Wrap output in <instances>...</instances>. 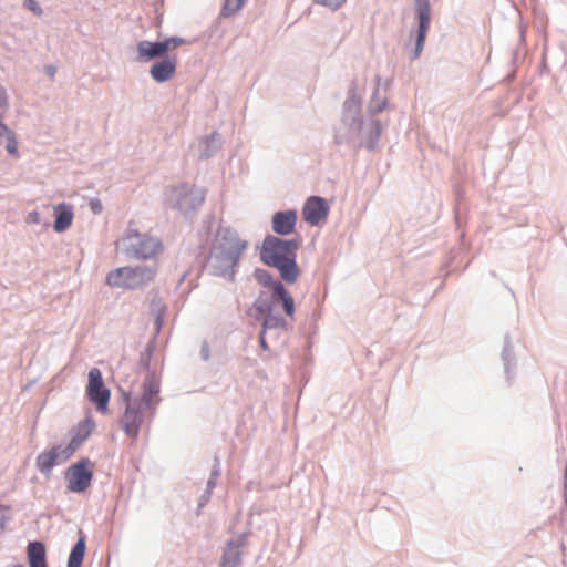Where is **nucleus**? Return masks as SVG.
I'll use <instances>...</instances> for the list:
<instances>
[{
    "label": "nucleus",
    "mask_w": 567,
    "mask_h": 567,
    "mask_svg": "<svg viewBox=\"0 0 567 567\" xmlns=\"http://www.w3.org/2000/svg\"><path fill=\"white\" fill-rule=\"evenodd\" d=\"M382 131L383 126L379 120L362 115L361 97L358 95L357 82L353 80L342 104L341 122L334 130V143L347 145L354 152L361 148L373 152Z\"/></svg>",
    "instance_id": "1"
},
{
    "label": "nucleus",
    "mask_w": 567,
    "mask_h": 567,
    "mask_svg": "<svg viewBox=\"0 0 567 567\" xmlns=\"http://www.w3.org/2000/svg\"><path fill=\"white\" fill-rule=\"evenodd\" d=\"M161 381L155 371H148L142 382V394L133 396L131 392L122 391L125 404L121 424L124 433L133 439L140 434L145 419H154L157 406L162 401L159 396Z\"/></svg>",
    "instance_id": "2"
},
{
    "label": "nucleus",
    "mask_w": 567,
    "mask_h": 567,
    "mask_svg": "<svg viewBox=\"0 0 567 567\" xmlns=\"http://www.w3.org/2000/svg\"><path fill=\"white\" fill-rule=\"evenodd\" d=\"M300 245L301 241L296 238L286 239L266 235L260 246V260L264 265L277 269L282 281L292 285L298 280L300 274L297 264Z\"/></svg>",
    "instance_id": "3"
},
{
    "label": "nucleus",
    "mask_w": 567,
    "mask_h": 567,
    "mask_svg": "<svg viewBox=\"0 0 567 567\" xmlns=\"http://www.w3.org/2000/svg\"><path fill=\"white\" fill-rule=\"evenodd\" d=\"M206 190L188 183L169 186L165 189V205L185 216L194 215L204 204Z\"/></svg>",
    "instance_id": "4"
},
{
    "label": "nucleus",
    "mask_w": 567,
    "mask_h": 567,
    "mask_svg": "<svg viewBox=\"0 0 567 567\" xmlns=\"http://www.w3.org/2000/svg\"><path fill=\"white\" fill-rule=\"evenodd\" d=\"M120 245L122 252L128 259H150L155 257L162 249L159 240L132 228L127 229Z\"/></svg>",
    "instance_id": "5"
},
{
    "label": "nucleus",
    "mask_w": 567,
    "mask_h": 567,
    "mask_svg": "<svg viewBox=\"0 0 567 567\" xmlns=\"http://www.w3.org/2000/svg\"><path fill=\"white\" fill-rule=\"evenodd\" d=\"M156 274L153 266L120 267L111 270L106 276V284L111 287L137 289L148 285Z\"/></svg>",
    "instance_id": "6"
},
{
    "label": "nucleus",
    "mask_w": 567,
    "mask_h": 567,
    "mask_svg": "<svg viewBox=\"0 0 567 567\" xmlns=\"http://www.w3.org/2000/svg\"><path fill=\"white\" fill-rule=\"evenodd\" d=\"M240 259L241 256H239L238 249L234 254L233 251L209 248L205 267L209 275L234 282Z\"/></svg>",
    "instance_id": "7"
},
{
    "label": "nucleus",
    "mask_w": 567,
    "mask_h": 567,
    "mask_svg": "<svg viewBox=\"0 0 567 567\" xmlns=\"http://www.w3.org/2000/svg\"><path fill=\"white\" fill-rule=\"evenodd\" d=\"M255 280L262 286L268 288L270 292H274V298L282 299V311L284 313L293 319L296 313L295 300L285 286V281L276 279L271 272L264 268H256L254 270Z\"/></svg>",
    "instance_id": "8"
},
{
    "label": "nucleus",
    "mask_w": 567,
    "mask_h": 567,
    "mask_svg": "<svg viewBox=\"0 0 567 567\" xmlns=\"http://www.w3.org/2000/svg\"><path fill=\"white\" fill-rule=\"evenodd\" d=\"M94 477L93 463L89 457H82L65 471L68 489L72 493H84Z\"/></svg>",
    "instance_id": "9"
},
{
    "label": "nucleus",
    "mask_w": 567,
    "mask_h": 567,
    "mask_svg": "<svg viewBox=\"0 0 567 567\" xmlns=\"http://www.w3.org/2000/svg\"><path fill=\"white\" fill-rule=\"evenodd\" d=\"M85 394L89 401L95 405L99 412L105 413L109 410L111 391L105 386L102 372L99 368H92L89 371V380Z\"/></svg>",
    "instance_id": "10"
},
{
    "label": "nucleus",
    "mask_w": 567,
    "mask_h": 567,
    "mask_svg": "<svg viewBox=\"0 0 567 567\" xmlns=\"http://www.w3.org/2000/svg\"><path fill=\"white\" fill-rule=\"evenodd\" d=\"M414 6L416 11L417 29L415 31L414 48L410 56L412 61L419 59L423 51L431 22L430 0H414Z\"/></svg>",
    "instance_id": "11"
},
{
    "label": "nucleus",
    "mask_w": 567,
    "mask_h": 567,
    "mask_svg": "<svg viewBox=\"0 0 567 567\" xmlns=\"http://www.w3.org/2000/svg\"><path fill=\"white\" fill-rule=\"evenodd\" d=\"M209 248L223 251H233L234 254H236V250L238 249L239 256H243L248 248V241L241 239L237 230L230 226L220 224L214 234Z\"/></svg>",
    "instance_id": "12"
},
{
    "label": "nucleus",
    "mask_w": 567,
    "mask_h": 567,
    "mask_svg": "<svg viewBox=\"0 0 567 567\" xmlns=\"http://www.w3.org/2000/svg\"><path fill=\"white\" fill-rule=\"evenodd\" d=\"M73 455L69 452V447L62 445H54L48 451L41 452L35 458V466L41 474L49 477L55 465L68 461Z\"/></svg>",
    "instance_id": "13"
},
{
    "label": "nucleus",
    "mask_w": 567,
    "mask_h": 567,
    "mask_svg": "<svg viewBox=\"0 0 567 567\" xmlns=\"http://www.w3.org/2000/svg\"><path fill=\"white\" fill-rule=\"evenodd\" d=\"M329 215V206L323 197L312 195L308 197L302 208L303 219L312 226Z\"/></svg>",
    "instance_id": "14"
},
{
    "label": "nucleus",
    "mask_w": 567,
    "mask_h": 567,
    "mask_svg": "<svg viewBox=\"0 0 567 567\" xmlns=\"http://www.w3.org/2000/svg\"><path fill=\"white\" fill-rule=\"evenodd\" d=\"M176 68V54H166L164 58L152 64L150 68V75L156 83H165L174 76Z\"/></svg>",
    "instance_id": "15"
},
{
    "label": "nucleus",
    "mask_w": 567,
    "mask_h": 567,
    "mask_svg": "<svg viewBox=\"0 0 567 567\" xmlns=\"http://www.w3.org/2000/svg\"><path fill=\"white\" fill-rule=\"evenodd\" d=\"M297 220V210H279L272 215L271 227L274 233L277 234L278 237L288 236L296 230Z\"/></svg>",
    "instance_id": "16"
},
{
    "label": "nucleus",
    "mask_w": 567,
    "mask_h": 567,
    "mask_svg": "<svg viewBox=\"0 0 567 567\" xmlns=\"http://www.w3.org/2000/svg\"><path fill=\"white\" fill-rule=\"evenodd\" d=\"M261 324L264 333H268L269 339H278L281 332H287L291 329L288 321L275 311L267 313L258 320Z\"/></svg>",
    "instance_id": "17"
},
{
    "label": "nucleus",
    "mask_w": 567,
    "mask_h": 567,
    "mask_svg": "<svg viewBox=\"0 0 567 567\" xmlns=\"http://www.w3.org/2000/svg\"><path fill=\"white\" fill-rule=\"evenodd\" d=\"M164 45L161 40L147 41L142 40L137 43V56L136 60L140 62H150L155 59H162L166 55Z\"/></svg>",
    "instance_id": "18"
},
{
    "label": "nucleus",
    "mask_w": 567,
    "mask_h": 567,
    "mask_svg": "<svg viewBox=\"0 0 567 567\" xmlns=\"http://www.w3.org/2000/svg\"><path fill=\"white\" fill-rule=\"evenodd\" d=\"M277 305H280L282 307V299H275L274 292H270V296H268L266 291H260L251 307V310L255 312V319L260 320L262 316L275 311V307Z\"/></svg>",
    "instance_id": "19"
},
{
    "label": "nucleus",
    "mask_w": 567,
    "mask_h": 567,
    "mask_svg": "<svg viewBox=\"0 0 567 567\" xmlns=\"http://www.w3.org/2000/svg\"><path fill=\"white\" fill-rule=\"evenodd\" d=\"M95 427V422L91 415L81 421L73 430L74 434L68 444L69 452H74L90 437Z\"/></svg>",
    "instance_id": "20"
},
{
    "label": "nucleus",
    "mask_w": 567,
    "mask_h": 567,
    "mask_svg": "<svg viewBox=\"0 0 567 567\" xmlns=\"http://www.w3.org/2000/svg\"><path fill=\"white\" fill-rule=\"evenodd\" d=\"M502 361L504 365V373L508 384H512L515 372H516V358L514 353V347L508 333L504 336V344L502 350Z\"/></svg>",
    "instance_id": "21"
},
{
    "label": "nucleus",
    "mask_w": 567,
    "mask_h": 567,
    "mask_svg": "<svg viewBox=\"0 0 567 567\" xmlns=\"http://www.w3.org/2000/svg\"><path fill=\"white\" fill-rule=\"evenodd\" d=\"M86 553V535L82 529L78 530V540L72 546L68 557L66 567H82Z\"/></svg>",
    "instance_id": "22"
},
{
    "label": "nucleus",
    "mask_w": 567,
    "mask_h": 567,
    "mask_svg": "<svg viewBox=\"0 0 567 567\" xmlns=\"http://www.w3.org/2000/svg\"><path fill=\"white\" fill-rule=\"evenodd\" d=\"M73 221L72 207L65 203H60L55 207V219L53 223V229L56 233L65 231Z\"/></svg>",
    "instance_id": "23"
},
{
    "label": "nucleus",
    "mask_w": 567,
    "mask_h": 567,
    "mask_svg": "<svg viewBox=\"0 0 567 567\" xmlns=\"http://www.w3.org/2000/svg\"><path fill=\"white\" fill-rule=\"evenodd\" d=\"M221 147V137L213 132L206 136L199 145V159H208Z\"/></svg>",
    "instance_id": "24"
},
{
    "label": "nucleus",
    "mask_w": 567,
    "mask_h": 567,
    "mask_svg": "<svg viewBox=\"0 0 567 567\" xmlns=\"http://www.w3.org/2000/svg\"><path fill=\"white\" fill-rule=\"evenodd\" d=\"M375 89L370 97L369 104H368V117H374L377 114L381 113L388 105V99L385 96H380V82L381 78L378 75L375 76Z\"/></svg>",
    "instance_id": "25"
},
{
    "label": "nucleus",
    "mask_w": 567,
    "mask_h": 567,
    "mask_svg": "<svg viewBox=\"0 0 567 567\" xmlns=\"http://www.w3.org/2000/svg\"><path fill=\"white\" fill-rule=\"evenodd\" d=\"M27 559L29 563H44L47 561V549L42 542H29L27 546Z\"/></svg>",
    "instance_id": "26"
},
{
    "label": "nucleus",
    "mask_w": 567,
    "mask_h": 567,
    "mask_svg": "<svg viewBox=\"0 0 567 567\" xmlns=\"http://www.w3.org/2000/svg\"><path fill=\"white\" fill-rule=\"evenodd\" d=\"M243 561V551L226 545L224 549L220 567H239Z\"/></svg>",
    "instance_id": "27"
},
{
    "label": "nucleus",
    "mask_w": 567,
    "mask_h": 567,
    "mask_svg": "<svg viewBox=\"0 0 567 567\" xmlns=\"http://www.w3.org/2000/svg\"><path fill=\"white\" fill-rule=\"evenodd\" d=\"M155 349H156V338L153 337L146 343L145 349L141 352L138 365L141 369L145 370L146 373H148V371H152L151 370V361H152V357L155 352Z\"/></svg>",
    "instance_id": "28"
},
{
    "label": "nucleus",
    "mask_w": 567,
    "mask_h": 567,
    "mask_svg": "<svg viewBox=\"0 0 567 567\" xmlns=\"http://www.w3.org/2000/svg\"><path fill=\"white\" fill-rule=\"evenodd\" d=\"M7 152L10 154V155H13V156H19V152H18V142H17V137H16V133L11 130L9 135L3 140V144Z\"/></svg>",
    "instance_id": "29"
},
{
    "label": "nucleus",
    "mask_w": 567,
    "mask_h": 567,
    "mask_svg": "<svg viewBox=\"0 0 567 567\" xmlns=\"http://www.w3.org/2000/svg\"><path fill=\"white\" fill-rule=\"evenodd\" d=\"M220 476V461L217 456L214 457V466L207 481L206 487L214 489L217 484V478Z\"/></svg>",
    "instance_id": "30"
},
{
    "label": "nucleus",
    "mask_w": 567,
    "mask_h": 567,
    "mask_svg": "<svg viewBox=\"0 0 567 567\" xmlns=\"http://www.w3.org/2000/svg\"><path fill=\"white\" fill-rule=\"evenodd\" d=\"M249 535H250V532H244V533L239 534L238 536L230 538L227 542V545L230 547H234L238 550H241V548L247 545Z\"/></svg>",
    "instance_id": "31"
},
{
    "label": "nucleus",
    "mask_w": 567,
    "mask_h": 567,
    "mask_svg": "<svg viewBox=\"0 0 567 567\" xmlns=\"http://www.w3.org/2000/svg\"><path fill=\"white\" fill-rule=\"evenodd\" d=\"M237 1L236 0H225L224 6L220 10V17L229 18L234 14H236L240 9L236 8Z\"/></svg>",
    "instance_id": "32"
},
{
    "label": "nucleus",
    "mask_w": 567,
    "mask_h": 567,
    "mask_svg": "<svg viewBox=\"0 0 567 567\" xmlns=\"http://www.w3.org/2000/svg\"><path fill=\"white\" fill-rule=\"evenodd\" d=\"M162 44L164 45L165 52L167 53L172 49H176L181 44L185 42V40L181 37H169L164 40H161Z\"/></svg>",
    "instance_id": "33"
},
{
    "label": "nucleus",
    "mask_w": 567,
    "mask_h": 567,
    "mask_svg": "<svg viewBox=\"0 0 567 567\" xmlns=\"http://www.w3.org/2000/svg\"><path fill=\"white\" fill-rule=\"evenodd\" d=\"M10 519V507L7 505H0V533L6 529Z\"/></svg>",
    "instance_id": "34"
},
{
    "label": "nucleus",
    "mask_w": 567,
    "mask_h": 567,
    "mask_svg": "<svg viewBox=\"0 0 567 567\" xmlns=\"http://www.w3.org/2000/svg\"><path fill=\"white\" fill-rule=\"evenodd\" d=\"M315 3L329 8L332 11L338 10L347 0H312Z\"/></svg>",
    "instance_id": "35"
},
{
    "label": "nucleus",
    "mask_w": 567,
    "mask_h": 567,
    "mask_svg": "<svg viewBox=\"0 0 567 567\" xmlns=\"http://www.w3.org/2000/svg\"><path fill=\"white\" fill-rule=\"evenodd\" d=\"M212 494H213V489L206 487V489L204 491V493L199 497L198 507H197V514H199L202 508L209 502V499L212 497Z\"/></svg>",
    "instance_id": "36"
},
{
    "label": "nucleus",
    "mask_w": 567,
    "mask_h": 567,
    "mask_svg": "<svg viewBox=\"0 0 567 567\" xmlns=\"http://www.w3.org/2000/svg\"><path fill=\"white\" fill-rule=\"evenodd\" d=\"M24 7L37 16H41L43 10L35 0H24Z\"/></svg>",
    "instance_id": "37"
},
{
    "label": "nucleus",
    "mask_w": 567,
    "mask_h": 567,
    "mask_svg": "<svg viewBox=\"0 0 567 567\" xmlns=\"http://www.w3.org/2000/svg\"><path fill=\"white\" fill-rule=\"evenodd\" d=\"M90 209L93 214L99 215L103 210L102 203L99 198H92L89 203Z\"/></svg>",
    "instance_id": "38"
},
{
    "label": "nucleus",
    "mask_w": 567,
    "mask_h": 567,
    "mask_svg": "<svg viewBox=\"0 0 567 567\" xmlns=\"http://www.w3.org/2000/svg\"><path fill=\"white\" fill-rule=\"evenodd\" d=\"M10 128L2 121V115L0 114V145L3 144V140L9 135Z\"/></svg>",
    "instance_id": "39"
},
{
    "label": "nucleus",
    "mask_w": 567,
    "mask_h": 567,
    "mask_svg": "<svg viewBox=\"0 0 567 567\" xmlns=\"http://www.w3.org/2000/svg\"><path fill=\"white\" fill-rule=\"evenodd\" d=\"M200 358L204 361H208L210 358L209 344L206 340H204L200 346Z\"/></svg>",
    "instance_id": "40"
},
{
    "label": "nucleus",
    "mask_w": 567,
    "mask_h": 567,
    "mask_svg": "<svg viewBox=\"0 0 567 567\" xmlns=\"http://www.w3.org/2000/svg\"><path fill=\"white\" fill-rule=\"evenodd\" d=\"M0 109L3 111H7L9 109L7 92L2 86H0Z\"/></svg>",
    "instance_id": "41"
},
{
    "label": "nucleus",
    "mask_w": 567,
    "mask_h": 567,
    "mask_svg": "<svg viewBox=\"0 0 567 567\" xmlns=\"http://www.w3.org/2000/svg\"><path fill=\"white\" fill-rule=\"evenodd\" d=\"M27 221L29 224H40L41 223V214L37 210H33L28 214Z\"/></svg>",
    "instance_id": "42"
},
{
    "label": "nucleus",
    "mask_w": 567,
    "mask_h": 567,
    "mask_svg": "<svg viewBox=\"0 0 567 567\" xmlns=\"http://www.w3.org/2000/svg\"><path fill=\"white\" fill-rule=\"evenodd\" d=\"M268 333H264L262 330H260L259 332V344H260V348L264 350V351H269V344L267 342V339H268Z\"/></svg>",
    "instance_id": "43"
},
{
    "label": "nucleus",
    "mask_w": 567,
    "mask_h": 567,
    "mask_svg": "<svg viewBox=\"0 0 567 567\" xmlns=\"http://www.w3.org/2000/svg\"><path fill=\"white\" fill-rule=\"evenodd\" d=\"M163 322H164V310L158 311V313L156 315V318H155V323H156V327L158 330L162 328Z\"/></svg>",
    "instance_id": "44"
},
{
    "label": "nucleus",
    "mask_w": 567,
    "mask_h": 567,
    "mask_svg": "<svg viewBox=\"0 0 567 567\" xmlns=\"http://www.w3.org/2000/svg\"><path fill=\"white\" fill-rule=\"evenodd\" d=\"M55 72H56L55 66H53V65H47V66H45V73H47L50 78H53V76L55 75Z\"/></svg>",
    "instance_id": "45"
},
{
    "label": "nucleus",
    "mask_w": 567,
    "mask_h": 567,
    "mask_svg": "<svg viewBox=\"0 0 567 567\" xmlns=\"http://www.w3.org/2000/svg\"><path fill=\"white\" fill-rule=\"evenodd\" d=\"M29 567H48V561H44V563H29Z\"/></svg>",
    "instance_id": "46"
},
{
    "label": "nucleus",
    "mask_w": 567,
    "mask_h": 567,
    "mask_svg": "<svg viewBox=\"0 0 567 567\" xmlns=\"http://www.w3.org/2000/svg\"><path fill=\"white\" fill-rule=\"evenodd\" d=\"M29 567H48V561H44V563H29Z\"/></svg>",
    "instance_id": "47"
},
{
    "label": "nucleus",
    "mask_w": 567,
    "mask_h": 567,
    "mask_svg": "<svg viewBox=\"0 0 567 567\" xmlns=\"http://www.w3.org/2000/svg\"><path fill=\"white\" fill-rule=\"evenodd\" d=\"M236 1H237L236 8L241 9L248 0H236Z\"/></svg>",
    "instance_id": "48"
},
{
    "label": "nucleus",
    "mask_w": 567,
    "mask_h": 567,
    "mask_svg": "<svg viewBox=\"0 0 567 567\" xmlns=\"http://www.w3.org/2000/svg\"><path fill=\"white\" fill-rule=\"evenodd\" d=\"M12 567H24V566H23V565L18 564V565H12Z\"/></svg>",
    "instance_id": "49"
}]
</instances>
